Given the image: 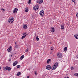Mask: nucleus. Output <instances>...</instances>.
I'll list each match as a JSON object with an SVG mask.
<instances>
[{
    "mask_svg": "<svg viewBox=\"0 0 78 78\" xmlns=\"http://www.w3.org/2000/svg\"><path fill=\"white\" fill-rule=\"evenodd\" d=\"M58 66V63H55L52 66L51 69L53 70H55L56 69V67Z\"/></svg>",
    "mask_w": 78,
    "mask_h": 78,
    "instance_id": "obj_1",
    "label": "nucleus"
},
{
    "mask_svg": "<svg viewBox=\"0 0 78 78\" xmlns=\"http://www.w3.org/2000/svg\"><path fill=\"white\" fill-rule=\"evenodd\" d=\"M14 18H11L9 20L8 22L10 23H12L14 22Z\"/></svg>",
    "mask_w": 78,
    "mask_h": 78,
    "instance_id": "obj_2",
    "label": "nucleus"
},
{
    "mask_svg": "<svg viewBox=\"0 0 78 78\" xmlns=\"http://www.w3.org/2000/svg\"><path fill=\"white\" fill-rule=\"evenodd\" d=\"M57 56L58 58H61L62 57V54L61 53L59 52L57 54Z\"/></svg>",
    "mask_w": 78,
    "mask_h": 78,
    "instance_id": "obj_3",
    "label": "nucleus"
},
{
    "mask_svg": "<svg viewBox=\"0 0 78 78\" xmlns=\"http://www.w3.org/2000/svg\"><path fill=\"white\" fill-rule=\"evenodd\" d=\"M40 15L41 17H43L45 15L44 14V12L43 10H42L40 12Z\"/></svg>",
    "mask_w": 78,
    "mask_h": 78,
    "instance_id": "obj_4",
    "label": "nucleus"
},
{
    "mask_svg": "<svg viewBox=\"0 0 78 78\" xmlns=\"http://www.w3.org/2000/svg\"><path fill=\"white\" fill-rule=\"evenodd\" d=\"M39 6L38 5H35V7H34V9L35 11H37V10L39 9Z\"/></svg>",
    "mask_w": 78,
    "mask_h": 78,
    "instance_id": "obj_5",
    "label": "nucleus"
},
{
    "mask_svg": "<svg viewBox=\"0 0 78 78\" xmlns=\"http://www.w3.org/2000/svg\"><path fill=\"white\" fill-rule=\"evenodd\" d=\"M37 3L39 4H41L43 3V0H37Z\"/></svg>",
    "mask_w": 78,
    "mask_h": 78,
    "instance_id": "obj_6",
    "label": "nucleus"
},
{
    "mask_svg": "<svg viewBox=\"0 0 78 78\" xmlns=\"http://www.w3.org/2000/svg\"><path fill=\"white\" fill-rule=\"evenodd\" d=\"M46 68L47 70H50L51 69V66L50 65H48L46 66Z\"/></svg>",
    "mask_w": 78,
    "mask_h": 78,
    "instance_id": "obj_7",
    "label": "nucleus"
},
{
    "mask_svg": "<svg viewBox=\"0 0 78 78\" xmlns=\"http://www.w3.org/2000/svg\"><path fill=\"white\" fill-rule=\"evenodd\" d=\"M12 50V47L10 46V47L8 49L7 51L9 52H10Z\"/></svg>",
    "mask_w": 78,
    "mask_h": 78,
    "instance_id": "obj_8",
    "label": "nucleus"
},
{
    "mask_svg": "<svg viewBox=\"0 0 78 78\" xmlns=\"http://www.w3.org/2000/svg\"><path fill=\"white\" fill-rule=\"evenodd\" d=\"M27 27H28V25L27 24H24L23 26V29H25V30L27 29Z\"/></svg>",
    "mask_w": 78,
    "mask_h": 78,
    "instance_id": "obj_9",
    "label": "nucleus"
},
{
    "mask_svg": "<svg viewBox=\"0 0 78 78\" xmlns=\"http://www.w3.org/2000/svg\"><path fill=\"white\" fill-rule=\"evenodd\" d=\"M18 10V9H17V8H15L13 10V13H16L17 12V10Z\"/></svg>",
    "mask_w": 78,
    "mask_h": 78,
    "instance_id": "obj_10",
    "label": "nucleus"
},
{
    "mask_svg": "<svg viewBox=\"0 0 78 78\" xmlns=\"http://www.w3.org/2000/svg\"><path fill=\"white\" fill-rule=\"evenodd\" d=\"M55 28H54L53 27H52L51 28V31L52 33H54V32H55Z\"/></svg>",
    "mask_w": 78,
    "mask_h": 78,
    "instance_id": "obj_11",
    "label": "nucleus"
},
{
    "mask_svg": "<svg viewBox=\"0 0 78 78\" xmlns=\"http://www.w3.org/2000/svg\"><path fill=\"white\" fill-rule=\"evenodd\" d=\"M18 63V62L17 61H15L13 64V66H16L17 63Z\"/></svg>",
    "mask_w": 78,
    "mask_h": 78,
    "instance_id": "obj_12",
    "label": "nucleus"
},
{
    "mask_svg": "<svg viewBox=\"0 0 78 78\" xmlns=\"http://www.w3.org/2000/svg\"><path fill=\"white\" fill-rule=\"evenodd\" d=\"M5 69H6V70H7L9 71L11 69V68L9 67L8 66H6L5 67Z\"/></svg>",
    "mask_w": 78,
    "mask_h": 78,
    "instance_id": "obj_13",
    "label": "nucleus"
},
{
    "mask_svg": "<svg viewBox=\"0 0 78 78\" xmlns=\"http://www.w3.org/2000/svg\"><path fill=\"white\" fill-rule=\"evenodd\" d=\"M25 11L26 12H27L28 11V7H26L25 10Z\"/></svg>",
    "mask_w": 78,
    "mask_h": 78,
    "instance_id": "obj_14",
    "label": "nucleus"
},
{
    "mask_svg": "<svg viewBox=\"0 0 78 78\" xmlns=\"http://www.w3.org/2000/svg\"><path fill=\"white\" fill-rule=\"evenodd\" d=\"M74 37L76 39H78V34L75 35H74Z\"/></svg>",
    "mask_w": 78,
    "mask_h": 78,
    "instance_id": "obj_15",
    "label": "nucleus"
},
{
    "mask_svg": "<svg viewBox=\"0 0 78 78\" xmlns=\"http://www.w3.org/2000/svg\"><path fill=\"white\" fill-rule=\"evenodd\" d=\"M51 61V59H48L47 61V64H49L50 62V61Z\"/></svg>",
    "mask_w": 78,
    "mask_h": 78,
    "instance_id": "obj_16",
    "label": "nucleus"
},
{
    "mask_svg": "<svg viewBox=\"0 0 78 78\" xmlns=\"http://www.w3.org/2000/svg\"><path fill=\"white\" fill-rule=\"evenodd\" d=\"M61 27L62 30H64V25H61Z\"/></svg>",
    "mask_w": 78,
    "mask_h": 78,
    "instance_id": "obj_17",
    "label": "nucleus"
},
{
    "mask_svg": "<svg viewBox=\"0 0 78 78\" xmlns=\"http://www.w3.org/2000/svg\"><path fill=\"white\" fill-rule=\"evenodd\" d=\"M24 55H22L20 58V59H21V60H22V59H23V58H24Z\"/></svg>",
    "mask_w": 78,
    "mask_h": 78,
    "instance_id": "obj_18",
    "label": "nucleus"
},
{
    "mask_svg": "<svg viewBox=\"0 0 78 78\" xmlns=\"http://www.w3.org/2000/svg\"><path fill=\"white\" fill-rule=\"evenodd\" d=\"M27 34L25 35V36H23L22 37V39H24V38H25V37H26L27 36Z\"/></svg>",
    "mask_w": 78,
    "mask_h": 78,
    "instance_id": "obj_19",
    "label": "nucleus"
},
{
    "mask_svg": "<svg viewBox=\"0 0 78 78\" xmlns=\"http://www.w3.org/2000/svg\"><path fill=\"white\" fill-rule=\"evenodd\" d=\"M67 47H66L64 48V50L65 51V52H66V51H67Z\"/></svg>",
    "mask_w": 78,
    "mask_h": 78,
    "instance_id": "obj_20",
    "label": "nucleus"
},
{
    "mask_svg": "<svg viewBox=\"0 0 78 78\" xmlns=\"http://www.w3.org/2000/svg\"><path fill=\"white\" fill-rule=\"evenodd\" d=\"M1 10H2V11H3V12H5V10L4 9L2 8L1 9Z\"/></svg>",
    "mask_w": 78,
    "mask_h": 78,
    "instance_id": "obj_21",
    "label": "nucleus"
},
{
    "mask_svg": "<svg viewBox=\"0 0 78 78\" xmlns=\"http://www.w3.org/2000/svg\"><path fill=\"white\" fill-rule=\"evenodd\" d=\"M20 75V73L19 72L17 73V76H19Z\"/></svg>",
    "mask_w": 78,
    "mask_h": 78,
    "instance_id": "obj_22",
    "label": "nucleus"
},
{
    "mask_svg": "<svg viewBox=\"0 0 78 78\" xmlns=\"http://www.w3.org/2000/svg\"><path fill=\"white\" fill-rule=\"evenodd\" d=\"M36 40H37V41H38L39 40V38L37 36L36 37Z\"/></svg>",
    "mask_w": 78,
    "mask_h": 78,
    "instance_id": "obj_23",
    "label": "nucleus"
},
{
    "mask_svg": "<svg viewBox=\"0 0 78 78\" xmlns=\"http://www.w3.org/2000/svg\"><path fill=\"white\" fill-rule=\"evenodd\" d=\"M17 69H18V68H20V65H18L17 66Z\"/></svg>",
    "mask_w": 78,
    "mask_h": 78,
    "instance_id": "obj_24",
    "label": "nucleus"
},
{
    "mask_svg": "<svg viewBox=\"0 0 78 78\" xmlns=\"http://www.w3.org/2000/svg\"><path fill=\"white\" fill-rule=\"evenodd\" d=\"M35 75H37V71H35Z\"/></svg>",
    "mask_w": 78,
    "mask_h": 78,
    "instance_id": "obj_25",
    "label": "nucleus"
},
{
    "mask_svg": "<svg viewBox=\"0 0 78 78\" xmlns=\"http://www.w3.org/2000/svg\"><path fill=\"white\" fill-rule=\"evenodd\" d=\"M28 48H27L26 50V52H28Z\"/></svg>",
    "mask_w": 78,
    "mask_h": 78,
    "instance_id": "obj_26",
    "label": "nucleus"
},
{
    "mask_svg": "<svg viewBox=\"0 0 78 78\" xmlns=\"http://www.w3.org/2000/svg\"><path fill=\"white\" fill-rule=\"evenodd\" d=\"M75 75H76V76H78V73H76L75 74Z\"/></svg>",
    "mask_w": 78,
    "mask_h": 78,
    "instance_id": "obj_27",
    "label": "nucleus"
},
{
    "mask_svg": "<svg viewBox=\"0 0 78 78\" xmlns=\"http://www.w3.org/2000/svg\"><path fill=\"white\" fill-rule=\"evenodd\" d=\"M51 50H53V47H51Z\"/></svg>",
    "mask_w": 78,
    "mask_h": 78,
    "instance_id": "obj_28",
    "label": "nucleus"
},
{
    "mask_svg": "<svg viewBox=\"0 0 78 78\" xmlns=\"http://www.w3.org/2000/svg\"><path fill=\"white\" fill-rule=\"evenodd\" d=\"M27 34V33H24L23 34V36H24L25 35V34Z\"/></svg>",
    "mask_w": 78,
    "mask_h": 78,
    "instance_id": "obj_29",
    "label": "nucleus"
},
{
    "mask_svg": "<svg viewBox=\"0 0 78 78\" xmlns=\"http://www.w3.org/2000/svg\"><path fill=\"white\" fill-rule=\"evenodd\" d=\"M12 55H9V57H10V58H11V57H12Z\"/></svg>",
    "mask_w": 78,
    "mask_h": 78,
    "instance_id": "obj_30",
    "label": "nucleus"
},
{
    "mask_svg": "<svg viewBox=\"0 0 78 78\" xmlns=\"http://www.w3.org/2000/svg\"><path fill=\"white\" fill-rule=\"evenodd\" d=\"M31 0H29L28 2V3H31Z\"/></svg>",
    "mask_w": 78,
    "mask_h": 78,
    "instance_id": "obj_31",
    "label": "nucleus"
},
{
    "mask_svg": "<svg viewBox=\"0 0 78 78\" xmlns=\"http://www.w3.org/2000/svg\"><path fill=\"white\" fill-rule=\"evenodd\" d=\"M71 70H73V67H71Z\"/></svg>",
    "mask_w": 78,
    "mask_h": 78,
    "instance_id": "obj_32",
    "label": "nucleus"
},
{
    "mask_svg": "<svg viewBox=\"0 0 78 78\" xmlns=\"http://www.w3.org/2000/svg\"><path fill=\"white\" fill-rule=\"evenodd\" d=\"M9 61H11V58H9V60H8Z\"/></svg>",
    "mask_w": 78,
    "mask_h": 78,
    "instance_id": "obj_33",
    "label": "nucleus"
},
{
    "mask_svg": "<svg viewBox=\"0 0 78 78\" xmlns=\"http://www.w3.org/2000/svg\"><path fill=\"white\" fill-rule=\"evenodd\" d=\"M76 17H77L78 18V13H77L76 14Z\"/></svg>",
    "mask_w": 78,
    "mask_h": 78,
    "instance_id": "obj_34",
    "label": "nucleus"
},
{
    "mask_svg": "<svg viewBox=\"0 0 78 78\" xmlns=\"http://www.w3.org/2000/svg\"><path fill=\"white\" fill-rule=\"evenodd\" d=\"M75 1H76V0H72V2H75Z\"/></svg>",
    "mask_w": 78,
    "mask_h": 78,
    "instance_id": "obj_35",
    "label": "nucleus"
},
{
    "mask_svg": "<svg viewBox=\"0 0 78 78\" xmlns=\"http://www.w3.org/2000/svg\"><path fill=\"white\" fill-rule=\"evenodd\" d=\"M30 76H28L27 77V78H30Z\"/></svg>",
    "mask_w": 78,
    "mask_h": 78,
    "instance_id": "obj_36",
    "label": "nucleus"
},
{
    "mask_svg": "<svg viewBox=\"0 0 78 78\" xmlns=\"http://www.w3.org/2000/svg\"><path fill=\"white\" fill-rule=\"evenodd\" d=\"M2 69V68L1 67H0V71L1 70V69Z\"/></svg>",
    "mask_w": 78,
    "mask_h": 78,
    "instance_id": "obj_37",
    "label": "nucleus"
},
{
    "mask_svg": "<svg viewBox=\"0 0 78 78\" xmlns=\"http://www.w3.org/2000/svg\"><path fill=\"white\" fill-rule=\"evenodd\" d=\"M15 47H16V48H17V45H16L15 46Z\"/></svg>",
    "mask_w": 78,
    "mask_h": 78,
    "instance_id": "obj_38",
    "label": "nucleus"
},
{
    "mask_svg": "<svg viewBox=\"0 0 78 78\" xmlns=\"http://www.w3.org/2000/svg\"><path fill=\"white\" fill-rule=\"evenodd\" d=\"M76 57L78 58V55H77Z\"/></svg>",
    "mask_w": 78,
    "mask_h": 78,
    "instance_id": "obj_39",
    "label": "nucleus"
},
{
    "mask_svg": "<svg viewBox=\"0 0 78 78\" xmlns=\"http://www.w3.org/2000/svg\"><path fill=\"white\" fill-rule=\"evenodd\" d=\"M74 5L75 4V2H74Z\"/></svg>",
    "mask_w": 78,
    "mask_h": 78,
    "instance_id": "obj_40",
    "label": "nucleus"
},
{
    "mask_svg": "<svg viewBox=\"0 0 78 78\" xmlns=\"http://www.w3.org/2000/svg\"><path fill=\"white\" fill-rule=\"evenodd\" d=\"M67 78H69V77H67Z\"/></svg>",
    "mask_w": 78,
    "mask_h": 78,
    "instance_id": "obj_41",
    "label": "nucleus"
},
{
    "mask_svg": "<svg viewBox=\"0 0 78 78\" xmlns=\"http://www.w3.org/2000/svg\"><path fill=\"white\" fill-rule=\"evenodd\" d=\"M15 44H16V42H15Z\"/></svg>",
    "mask_w": 78,
    "mask_h": 78,
    "instance_id": "obj_42",
    "label": "nucleus"
}]
</instances>
